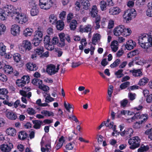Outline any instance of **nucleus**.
Masks as SVG:
<instances>
[{
    "label": "nucleus",
    "instance_id": "29",
    "mask_svg": "<svg viewBox=\"0 0 152 152\" xmlns=\"http://www.w3.org/2000/svg\"><path fill=\"white\" fill-rule=\"evenodd\" d=\"M50 38V36L46 35L44 37V43L45 47H50L51 45Z\"/></svg>",
    "mask_w": 152,
    "mask_h": 152
},
{
    "label": "nucleus",
    "instance_id": "7",
    "mask_svg": "<svg viewBox=\"0 0 152 152\" xmlns=\"http://www.w3.org/2000/svg\"><path fill=\"white\" fill-rule=\"evenodd\" d=\"M148 114H142L140 115L139 112H136L134 115L130 118L132 121L133 122L134 120L136 119L138 120L141 123L144 124L146 122L148 118Z\"/></svg>",
    "mask_w": 152,
    "mask_h": 152
},
{
    "label": "nucleus",
    "instance_id": "64",
    "mask_svg": "<svg viewBox=\"0 0 152 152\" xmlns=\"http://www.w3.org/2000/svg\"><path fill=\"white\" fill-rule=\"evenodd\" d=\"M146 101L148 103L152 102V94L149 95L147 97Z\"/></svg>",
    "mask_w": 152,
    "mask_h": 152
},
{
    "label": "nucleus",
    "instance_id": "56",
    "mask_svg": "<svg viewBox=\"0 0 152 152\" xmlns=\"http://www.w3.org/2000/svg\"><path fill=\"white\" fill-rule=\"evenodd\" d=\"M27 111L28 113L30 115H33L36 113L35 110L32 108L29 107Z\"/></svg>",
    "mask_w": 152,
    "mask_h": 152
},
{
    "label": "nucleus",
    "instance_id": "54",
    "mask_svg": "<svg viewBox=\"0 0 152 152\" xmlns=\"http://www.w3.org/2000/svg\"><path fill=\"white\" fill-rule=\"evenodd\" d=\"M30 77L28 76H23L21 78V80L24 82V84L28 83L29 82Z\"/></svg>",
    "mask_w": 152,
    "mask_h": 152
},
{
    "label": "nucleus",
    "instance_id": "57",
    "mask_svg": "<svg viewBox=\"0 0 152 152\" xmlns=\"http://www.w3.org/2000/svg\"><path fill=\"white\" fill-rule=\"evenodd\" d=\"M145 133L147 135L149 134L148 136L149 138L152 140V128L146 130L145 132Z\"/></svg>",
    "mask_w": 152,
    "mask_h": 152
},
{
    "label": "nucleus",
    "instance_id": "8",
    "mask_svg": "<svg viewBox=\"0 0 152 152\" xmlns=\"http://www.w3.org/2000/svg\"><path fill=\"white\" fill-rule=\"evenodd\" d=\"M53 4L52 0H39V5L40 7L45 10L50 9Z\"/></svg>",
    "mask_w": 152,
    "mask_h": 152
},
{
    "label": "nucleus",
    "instance_id": "34",
    "mask_svg": "<svg viewBox=\"0 0 152 152\" xmlns=\"http://www.w3.org/2000/svg\"><path fill=\"white\" fill-rule=\"evenodd\" d=\"M33 30L30 28H27L23 31V34L25 37L30 36L32 34Z\"/></svg>",
    "mask_w": 152,
    "mask_h": 152
},
{
    "label": "nucleus",
    "instance_id": "41",
    "mask_svg": "<svg viewBox=\"0 0 152 152\" xmlns=\"http://www.w3.org/2000/svg\"><path fill=\"white\" fill-rule=\"evenodd\" d=\"M27 136V133L25 131H21L18 135L19 139L21 140H24Z\"/></svg>",
    "mask_w": 152,
    "mask_h": 152
},
{
    "label": "nucleus",
    "instance_id": "39",
    "mask_svg": "<svg viewBox=\"0 0 152 152\" xmlns=\"http://www.w3.org/2000/svg\"><path fill=\"white\" fill-rule=\"evenodd\" d=\"M149 149V147L148 145H142L137 150L138 152H144L148 151Z\"/></svg>",
    "mask_w": 152,
    "mask_h": 152
},
{
    "label": "nucleus",
    "instance_id": "51",
    "mask_svg": "<svg viewBox=\"0 0 152 152\" xmlns=\"http://www.w3.org/2000/svg\"><path fill=\"white\" fill-rule=\"evenodd\" d=\"M75 145L74 141L71 142L66 145V148L67 150H72L73 149Z\"/></svg>",
    "mask_w": 152,
    "mask_h": 152
},
{
    "label": "nucleus",
    "instance_id": "22",
    "mask_svg": "<svg viewBox=\"0 0 152 152\" xmlns=\"http://www.w3.org/2000/svg\"><path fill=\"white\" fill-rule=\"evenodd\" d=\"M32 122L34 124V128L36 129H39L40 128L41 125H43V122L42 121L36 120H33Z\"/></svg>",
    "mask_w": 152,
    "mask_h": 152
},
{
    "label": "nucleus",
    "instance_id": "44",
    "mask_svg": "<svg viewBox=\"0 0 152 152\" xmlns=\"http://www.w3.org/2000/svg\"><path fill=\"white\" fill-rule=\"evenodd\" d=\"M32 83L34 85L39 86L40 85L42 84V80L37 78L33 79Z\"/></svg>",
    "mask_w": 152,
    "mask_h": 152
},
{
    "label": "nucleus",
    "instance_id": "4",
    "mask_svg": "<svg viewBox=\"0 0 152 152\" xmlns=\"http://www.w3.org/2000/svg\"><path fill=\"white\" fill-rule=\"evenodd\" d=\"M146 34H141L139 37L138 40L139 44L142 48L146 49L147 51H149L148 36Z\"/></svg>",
    "mask_w": 152,
    "mask_h": 152
},
{
    "label": "nucleus",
    "instance_id": "62",
    "mask_svg": "<svg viewBox=\"0 0 152 152\" xmlns=\"http://www.w3.org/2000/svg\"><path fill=\"white\" fill-rule=\"evenodd\" d=\"M6 27L4 25L0 24V35L2 34V33L4 32L6 30Z\"/></svg>",
    "mask_w": 152,
    "mask_h": 152
},
{
    "label": "nucleus",
    "instance_id": "1",
    "mask_svg": "<svg viewBox=\"0 0 152 152\" xmlns=\"http://www.w3.org/2000/svg\"><path fill=\"white\" fill-rule=\"evenodd\" d=\"M15 7L11 5H7L3 9L0 8V19L1 20H4L7 18V16L13 15V14L17 13L18 12Z\"/></svg>",
    "mask_w": 152,
    "mask_h": 152
},
{
    "label": "nucleus",
    "instance_id": "32",
    "mask_svg": "<svg viewBox=\"0 0 152 152\" xmlns=\"http://www.w3.org/2000/svg\"><path fill=\"white\" fill-rule=\"evenodd\" d=\"M118 42L116 40L113 41L111 45V48L112 51L114 52H116L118 49Z\"/></svg>",
    "mask_w": 152,
    "mask_h": 152
},
{
    "label": "nucleus",
    "instance_id": "28",
    "mask_svg": "<svg viewBox=\"0 0 152 152\" xmlns=\"http://www.w3.org/2000/svg\"><path fill=\"white\" fill-rule=\"evenodd\" d=\"M148 9L146 11V15L149 17H152V1L148 4Z\"/></svg>",
    "mask_w": 152,
    "mask_h": 152
},
{
    "label": "nucleus",
    "instance_id": "61",
    "mask_svg": "<svg viewBox=\"0 0 152 152\" xmlns=\"http://www.w3.org/2000/svg\"><path fill=\"white\" fill-rule=\"evenodd\" d=\"M3 102L4 104L7 105L10 107H11L13 105V103L12 102H9L8 99H6L3 101Z\"/></svg>",
    "mask_w": 152,
    "mask_h": 152
},
{
    "label": "nucleus",
    "instance_id": "40",
    "mask_svg": "<svg viewBox=\"0 0 152 152\" xmlns=\"http://www.w3.org/2000/svg\"><path fill=\"white\" fill-rule=\"evenodd\" d=\"M41 113L45 116L50 117L54 116V113L51 111L44 110L41 111Z\"/></svg>",
    "mask_w": 152,
    "mask_h": 152
},
{
    "label": "nucleus",
    "instance_id": "12",
    "mask_svg": "<svg viewBox=\"0 0 152 152\" xmlns=\"http://www.w3.org/2000/svg\"><path fill=\"white\" fill-rule=\"evenodd\" d=\"M92 29V26L90 24H88L87 25L85 26L83 28H82V25L80 26L79 28V31L82 33L83 32L88 33V32L91 33Z\"/></svg>",
    "mask_w": 152,
    "mask_h": 152
},
{
    "label": "nucleus",
    "instance_id": "26",
    "mask_svg": "<svg viewBox=\"0 0 152 152\" xmlns=\"http://www.w3.org/2000/svg\"><path fill=\"white\" fill-rule=\"evenodd\" d=\"M6 132L8 135L13 137L15 136L16 133V130L12 127H10L7 129L6 131Z\"/></svg>",
    "mask_w": 152,
    "mask_h": 152
},
{
    "label": "nucleus",
    "instance_id": "31",
    "mask_svg": "<svg viewBox=\"0 0 152 152\" xmlns=\"http://www.w3.org/2000/svg\"><path fill=\"white\" fill-rule=\"evenodd\" d=\"M98 10L97 7L96 5L93 6L90 12L91 16L93 18L96 17L98 16L97 15Z\"/></svg>",
    "mask_w": 152,
    "mask_h": 152
},
{
    "label": "nucleus",
    "instance_id": "58",
    "mask_svg": "<svg viewBox=\"0 0 152 152\" xmlns=\"http://www.w3.org/2000/svg\"><path fill=\"white\" fill-rule=\"evenodd\" d=\"M39 88L45 91H47L49 89V88L48 86L45 85L42 86V84L39 86Z\"/></svg>",
    "mask_w": 152,
    "mask_h": 152
},
{
    "label": "nucleus",
    "instance_id": "16",
    "mask_svg": "<svg viewBox=\"0 0 152 152\" xmlns=\"http://www.w3.org/2000/svg\"><path fill=\"white\" fill-rule=\"evenodd\" d=\"M8 90L6 88L0 89V99H8L9 96Z\"/></svg>",
    "mask_w": 152,
    "mask_h": 152
},
{
    "label": "nucleus",
    "instance_id": "48",
    "mask_svg": "<svg viewBox=\"0 0 152 152\" xmlns=\"http://www.w3.org/2000/svg\"><path fill=\"white\" fill-rule=\"evenodd\" d=\"M120 62V59H117L110 65V66L112 68L116 67L118 66Z\"/></svg>",
    "mask_w": 152,
    "mask_h": 152
},
{
    "label": "nucleus",
    "instance_id": "49",
    "mask_svg": "<svg viewBox=\"0 0 152 152\" xmlns=\"http://www.w3.org/2000/svg\"><path fill=\"white\" fill-rule=\"evenodd\" d=\"M138 53V50L137 49L127 54V57L129 58H131Z\"/></svg>",
    "mask_w": 152,
    "mask_h": 152
},
{
    "label": "nucleus",
    "instance_id": "27",
    "mask_svg": "<svg viewBox=\"0 0 152 152\" xmlns=\"http://www.w3.org/2000/svg\"><path fill=\"white\" fill-rule=\"evenodd\" d=\"M56 24V28L57 30L61 31L63 29L64 24L63 21L59 20L57 21Z\"/></svg>",
    "mask_w": 152,
    "mask_h": 152
},
{
    "label": "nucleus",
    "instance_id": "50",
    "mask_svg": "<svg viewBox=\"0 0 152 152\" xmlns=\"http://www.w3.org/2000/svg\"><path fill=\"white\" fill-rule=\"evenodd\" d=\"M100 39V35L99 34H96L95 35L93 36L92 39V44L93 45H95L96 43L97 42L98 40Z\"/></svg>",
    "mask_w": 152,
    "mask_h": 152
},
{
    "label": "nucleus",
    "instance_id": "38",
    "mask_svg": "<svg viewBox=\"0 0 152 152\" xmlns=\"http://www.w3.org/2000/svg\"><path fill=\"white\" fill-rule=\"evenodd\" d=\"M77 22L75 20H73L70 24V28L71 30L74 31L76 28L77 26Z\"/></svg>",
    "mask_w": 152,
    "mask_h": 152
},
{
    "label": "nucleus",
    "instance_id": "59",
    "mask_svg": "<svg viewBox=\"0 0 152 152\" xmlns=\"http://www.w3.org/2000/svg\"><path fill=\"white\" fill-rule=\"evenodd\" d=\"M142 124V123H141L140 121H138L134 123L133 125V127L135 129H139L141 126Z\"/></svg>",
    "mask_w": 152,
    "mask_h": 152
},
{
    "label": "nucleus",
    "instance_id": "9",
    "mask_svg": "<svg viewBox=\"0 0 152 152\" xmlns=\"http://www.w3.org/2000/svg\"><path fill=\"white\" fill-rule=\"evenodd\" d=\"M19 9L18 10H17L18 12L17 13H15V14H17V16L16 17L15 20L16 21L18 22L19 23L21 24H23V23H25L27 22L28 18L26 15L24 14H20L19 11H20V9L17 8V9Z\"/></svg>",
    "mask_w": 152,
    "mask_h": 152
},
{
    "label": "nucleus",
    "instance_id": "30",
    "mask_svg": "<svg viewBox=\"0 0 152 152\" xmlns=\"http://www.w3.org/2000/svg\"><path fill=\"white\" fill-rule=\"evenodd\" d=\"M4 69L6 73L9 74L12 73L13 71L12 67L9 65H5L4 66Z\"/></svg>",
    "mask_w": 152,
    "mask_h": 152
},
{
    "label": "nucleus",
    "instance_id": "63",
    "mask_svg": "<svg viewBox=\"0 0 152 152\" xmlns=\"http://www.w3.org/2000/svg\"><path fill=\"white\" fill-rule=\"evenodd\" d=\"M128 101L126 99H124L121 102V106L123 107H125L128 103Z\"/></svg>",
    "mask_w": 152,
    "mask_h": 152
},
{
    "label": "nucleus",
    "instance_id": "43",
    "mask_svg": "<svg viewBox=\"0 0 152 152\" xmlns=\"http://www.w3.org/2000/svg\"><path fill=\"white\" fill-rule=\"evenodd\" d=\"M39 12L36 6L33 7L30 11L31 15L32 16L37 15Z\"/></svg>",
    "mask_w": 152,
    "mask_h": 152
},
{
    "label": "nucleus",
    "instance_id": "33",
    "mask_svg": "<svg viewBox=\"0 0 152 152\" xmlns=\"http://www.w3.org/2000/svg\"><path fill=\"white\" fill-rule=\"evenodd\" d=\"M149 80L148 78L144 77L140 80L138 83V85L140 86H145L148 82Z\"/></svg>",
    "mask_w": 152,
    "mask_h": 152
},
{
    "label": "nucleus",
    "instance_id": "5",
    "mask_svg": "<svg viewBox=\"0 0 152 152\" xmlns=\"http://www.w3.org/2000/svg\"><path fill=\"white\" fill-rule=\"evenodd\" d=\"M136 15V11L134 9L132 8L125 11L123 17L126 22H128L132 18H134Z\"/></svg>",
    "mask_w": 152,
    "mask_h": 152
},
{
    "label": "nucleus",
    "instance_id": "35",
    "mask_svg": "<svg viewBox=\"0 0 152 152\" xmlns=\"http://www.w3.org/2000/svg\"><path fill=\"white\" fill-rule=\"evenodd\" d=\"M58 42L59 39L57 37H54L53 38L51 42V45H50L51 47L50 50H53L54 48V46L53 45L52 46V45H53L57 44Z\"/></svg>",
    "mask_w": 152,
    "mask_h": 152
},
{
    "label": "nucleus",
    "instance_id": "24",
    "mask_svg": "<svg viewBox=\"0 0 152 152\" xmlns=\"http://www.w3.org/2000/svg\"><path fill=\"white\" fill-rule=\"evenodd\" d=\"M130 72L132 74V75L134 77H139L141 76L143 74L141 69H134L133 70H131Z\"/></svg>",
    "mask_w": 152,
    "mask_h": 152
},
{
    "label": "nucleus",
    "instance_id": "15",
    "mask_svg": "<svg viewBox=\"0 0 152 152\" xmlns=\"http://www.w3.org/2000/svg\"><path fill=\"white\" fill-rule=\"evenodd\" d=\"M35 53L31 56L32 59L36 58L37 56H41L44 52L43 48L42 47L39 46L37 47L35 50Z\"/></svg>",
    "mask_w": 152,
    "mask_h": 152
},
{
    "label": "nucleus",
    "instance_id": "11",
    "mask_svg": "<svg viewBox=\"0 0 152 152\" xmlns=\"http://www.w3.org/2000/svg\"><path fill=\"white\" fill-rule=\"evenodd\" d=\"M55 69L56 66L52 64H50L47 66L46 71L49 75H52L56 73Z\"/></svg>",
    "mask_w": 152,
    "mask_h": 152
},
{
    "label": "nucleus",
    "instance_id": "17",
    "mask_svg": "<svg viewBox=\"0 0 152 152\" xmlns=\"http://www.w3.org/2000/svg\"><path fill=\"white\" fill-rule=\"evenodd\" d=\"M20 32V27L18 25H12L11 27V32L14 36L19 34Z\"/></svg>",
    "mask_w": 152,
    "mask_h": 152
},
{
    "label": "nucleus",
    "instance_id": "14",
    "mask_svg": "<svg viewBox=\"0 0 152 152\" xmlns=\"http://www.w3.org/2000/svg\"><path fill=\"white\" fill-rule=\"evenodd\" d=\"M60 40L61 42H64L65 40L67 41L68 43L71 42L70 36L68 34H65L64 33H61L58 34Z\"/></svg>",
    "mask_w": 152,
    "mask_h": 152
},
{
    "label": "nucleus",
    "instance_id": "25",
    "mask_svg": "<svg viewBox=\"0 0 152 152\" xmlns=\"http://www.w3.org/2000/svg\"><path fill=\"white\" fill-rule=\"evenodd\" d=\"M121 10L118 7H113L109 9V13L111 15H116L118 14Z\"/></svg>",
    "mask_w": 152,
    "mask_h": 152
},
{
    "label": "nucleus",
    "instance_id": "53",
    "mask_svg": "<svg viewBox=\"0 0 152 152\" xmlns=\"http://www.w3.org/2000/svg\"><path fill=\"white\" fill-rule=\"evenodd\" d=\"M64 106L66 110L68 112H70V109H74L72 105L71 104H70L69 103H67V104L65 101H64Z\"/></svg>",
    "mask_w": 152,
    "mask_h": 152
},
{
    "label": "nucleus",
    "instance_id": "2",
    "mask_svg": "<svg viewBox=\"0 0 152 152\" xmlns=\"http://www.w3.org/2000/svg\"><path fill=\"white\" fill-rule=\"evenodd\" d=\"M131 31L130 28H126L125 26L122 25L116 27L113 31L114 34L116 36L122 35L126 37L131 34Z\"/></svg>",
    "mask_w": 152,
    "mask_h": 152
},
{
    "label": "nucleus",
    "instance_id": "45",
    "mask_svg": "<svg viewBox=\"0 0 152 152\" xmlns=\"http://www.w3.org/2000/svg\"><path fill=\"white\" fill-rule=\"evenodd\" d=\"M123 69H120L115 73V74L117 78H120L124 76V74L123 73Z\"/></svg>",
    "mask_w": 152,
    "mask_h": 152
},
{
    "label": "nucleus",
    "instance_id": "36",
    "mask_svg": "<svg viewBox=\"0 0 152 152\" xmlns=\"http://www.w3.org/2000/svg\"><path fill=\"white\" fill-rule=\"evenodd\" d=\"M148 36V42L149 43L148 46L149 51L152 50V32H150Z\"/></svg>",
    "mask_w": 152,
    "mask_h": 152
},
{
    "label": "nucleus",
    "instance_id": "19",
    "mask_svg": "<svg viewBox=\"0 0 152 152\" xmlns=\"http://www.w3.org/2000/svg\"><path fill=\"white\" fill-rule=\"evenodd\" d=\"M136 45V43L135 42L132 40H129L127 42L125 47L128 50H130L135 47Z\"/></svg>",
    "mask_w": 152,
    "mask_h": 152
},
{
    "label": "nucleus",
    "instance_id": "21",
    "mask_svg": "<svg viewBox=\"0 0 152 152\" xmlns=\"http://www.w3.org/2000/svg\"><path fill=\"white\" fill-rule=\"evenodd\" d=\"M23 46L26 51L30 50L32 47L31 44L30 42L28 40H25L23 41Z\"/></svg>",
    "mask_w": 152,
    "mask_h": 152
},
{
    "label": "nucleus",
    "instance_id": "20",
    "mask_svg": "<svg viewBox=\"0 0 152 152\" xmlns=\"http://www.w3.org/2000/svg\"><path fill=\"white\" fill-rule=\"evenodd\" d=\"M6 117L9 119L12 120H15L17 118L16 114L12 111H6Z\"/></svg>",
    "mask_w": 152,
    "mask_h": 152
},
{
    "label": "nucleus",
    "instance_id": "37",
    "mask_svg": "<svg viewBox=\"0 0 152 152\" xmlns=\"http://www.w3.org/2000/svg\"><path fill=\"white\" fill-rule=\"evenodd\" d=\"M49 22L52 24H55L57 21L56 16L53 14L50 15L49 17Z\"/></svg>",
    "mask_w": 152,
    "mask_h": 152
},
{
    "label": "nucleus",
    "instance_id": "3",
    "mask_svg": "<svg viewBox=\"0 0 152 152\" xmlns=\"http://www.w3.org/2000/svg\"><path fill=\"white\" fill-rule=\"evenodd\" d=\"M42 31L43 29L41 27L39 26L35 32L32 43L35 46L38 45L40 41L42 40Z\"/></svg>",
    "mask_w": 152,
    "mask_h": 152
},
{
    "label": "nucleus",
    "instance_id": "23",
    "mask_svg": "<svg viewBox=\"0 0 152 152\" xmlns=\"http://www.w3.org/2000/svg\"><path fill=\"white\" fill-rule=\"evenodd\" d=\"M80 2L83 9L87 10L89 9L90 4L88 0H81Z\"/></svg>",
    "mask_w": 152,
    "mask_h": 152
},
{
    "label": "nucleus",
    "instance_id": "52",
    "mask_svg": "<svg viewBox=\"0 0 152 152\" xmlns=\"http://www.w3.org/2000/svg\"><path fill=\"white\" fill-rule=\"evenodd\" d=\"M0 53L2 56H3L6 52L5 46L2 43H0Z\"/></svg>",
    "mask_w": 152,
    "mask_h": 152
},
{
    "label": "nucleus",
    "instance_id": "55",
    "mask_svg": "<svg viewBox=\"0 0 152 152\" xmlns=\"http://www.w3.org/2000/svg\"><path fill=\"white\" fill-rule=\"evenodd\" d=\"M0 80L3 82H6L7 80V77L4 74L0 73Z\"/></svg>",
    "mask_w": 152,
    "mask_h": 152
},
{
    "label": "nucleus",
    "instance_id": "18",
    "mask_svg": "<svg viewBox=\"0 0 152 152\" xmlns=\"http://www.w3.org/2000/svg\"><path fill=\"white\" fill-rule=\"evenodd\" d=\"M133 132V129L131 128H129L123 131L121 133V135L122 136H124L125 135L127 137H130L132 136Z\"/></svg>",
    "mask_w": 152,
    "mask_h": 152
},
{
    "label": "nucleus",
    "instance_id": "6",
    "mask_svg": "<svg viewBox=\"0 0 152 152\" xmlns=\"http://www.w3.org/2000/svg\"><path fill=\"white\" fill-rule=\"evenodd\" d=\"M140 139L137 136L133 137L129 139L128 143L130 145L129 148L131 149L134 150L138 148L140 145Z\"/></svg>",
    "mask_w": 152,
    "mask_h": 152
},
{
    "label": "nucleus",
    "instance_id": "46",
    "mask_svg": "<svg viewBox=\"0 0 152 152\" xmlns=\"http://www.w3.org/2000/svg\"><path fill=\"white\" fill-rule=\"evenodd\" d=\"M130 82L126 81L121 83L120 86V88L121 90L126 89L130 85Z\"/></svg>",
    "mask_w": 152,
    "mask_h": 152
},
{
    "label": "nucleus",
    "instance_id": "47",
    "mask_svg": "<svg viewBox=\"0 0 152 152\" xmlns=\"http://www.w3.org/2000/svg\"><path fill=\"white\" fill-rule=\"evenodd\" d=\"M100 7L101 10L103 11L106 10L107 6V4L104 1H101L100 3Z\"/></svg>",
    "mask_w": 152,
    "mask_h": 152
},
{
    "label": "nucleus",
    "instance_id": "10",
    "mask_svg": "<svg viewBox=\"0 0 152 152\" xmlns=\"http://www.w3.org/2000/svg\"><path fill=\"white\" fill-rule=\"evenodd\" d=\"M13 147V145L11 143L3 144L1 145L0 150L2 152H10Z\"/></svg>",
    "mask_w": 152,
    "mask_h": 152
},
{
    "label": "nucleus",
    "instance_id": "42",
    "mask_svg": "<svg viewBox=\"0 0 152 152\" xmlns=\"http://www.w3.org/2000/svg\"><path fill=\"white\" fill-rule=\"evenodd\" d=\"M13 57L14 60L17 63L19 62L21 58L20 54L17 53H14Z\"/></svg>",
    "mask_w": 152,
    "mask_h": 152
},
{
    "label": "nucleus",
    "instance_id": "60",
    "mask_svg": "<svg viewBox=\"0 0 152 152\" xmlns=\"http://www.w3.org/2000/svg\"><path fill=\"white\" fill-rule=\"evenodd\" d=\"M69 118L71 121L73 120L75 121V122H78L79 121L78 119L75 115H72L69 116Z\"/></svg>",
    "mask_w": 152,
    "mask_h": 152
},
{
    "label": "nucleus",
    "instance_id": "13",
    "mask_svg": "<svg viewBox=\"0 0 152 152\" xmlns=\"http://www.w3.org/2000/svg\"><path fill=\"white\" fill-rule=\"evenodd\" d=\"M26 65L28 71H36L38 69V67L36 64L33 62H28Z\"/></svg>",
    "mask_w": 152,
    "mask_h": 152
}]
</instances>
